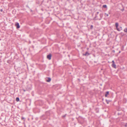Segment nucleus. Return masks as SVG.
Segmentation results:
<instances>
[{"instance_id": "obj_1", "label": "nucleus", "mask_w": 127, "mask_h": 127, "mask_svg": "<svg viewBox=\"0 0 127 127\" xmlns=\"http://www.w3.org/2000/svg\"><path fill=\"white\" fill-rule=\"evenodd\" d=\"M98 15H95V17L93 18V20H100L102 18L103 16V14L102 13H101L99 14V17L98 18Z\"/></svg>"}, {"instance_id": "obj_2", "label": "nucleus", "mask_w": 127, "mask_h": 127, "mask_svg": "<svg viewBox=\"0 0 127 127\" xmlns=\"http://www.w3.org/2000/svg\"><path fill=\"white\" fill-rule=\"evenodd\" d=\"M119 25V23H118L116 22L115 23V26L116 27V29L118 31H120L122 30V27L120 26H119V27L118 28Z\"/></svg>"}, {"instance_id": "obj_3", "label": "nucleus", "mask_w": 127, "mask_h": 127, "mask_svg": "<svg viewBox=\"0 0 127 127\" xmlns=\"http://www.w3.org/2000/svg\"><path fill=\"white\" fill-rule=\"evenodd\" d=\"M79 117L80 118L78 120V122L81 124H82L83 123L84 119L80 116Z\"/></svg>"}, {"instance_id": "obj_4", "label": "nucleus", "mask_w": 127, "mask_h": 127, "mask_svg": "<svg viewBox=\"0 0 127 127\" xmlns=\"http://www.w3.org/2000/svg\"><path fill=\"white\" fill-rule=\"evenodd\" d=\"M52 57V55L51 53H50L49 55H48L47 56V58L49 60L51 59Z\"/></svg>"}, {"instance_id": "obj_5", "label": "nucleus", "mask_w": 127, "mask_h": 127, "mask_svg": "<svg viewBox=\"0 0 127 127\" xmlns=\"http://www.w3.org/2000/svg\"><path fill=\"white\" fill-rule=\"evenodd\" d=\"M15 25L17 29H19L20 27L19 24L18 23H16L15 24Z\"/></svg>"}, {"instance_id": "obj_6", "label": "nucleus", "mask_w": 127, "mask_h": 127, "mask_svg": "<svg viewBox=\"0 0 127 127\" xmlns=\"http://www.w3.org/2000/svg\"><path fill=\"white\" fill-rule=\"evenodd\" d=\"M90 54L89 53L88 51L86 52L85 53L83 54V55L86 56H88Z\"/></svg>"}, {"instance_id": "obj_7", "label": "nucleus", "mask_w": 127, "mask_h": 127, "mask_svg": "<svg viewBox=\"0 0 127 127\" xmlns=\"http://www.w3.org/2000/svg\"><path fill=\"white\" fill-rule=\"evenodd\" d=\"M50 111H46L45 112L46 115L47 116L49 115L50 114Z\"/></svg>"}, {"instance_id": "obj_8", "label": "nucleus", "mask_w": 127, "mask_h": 127, "mask_svg": "<svg viewBox=\"0 0 127 127\" xmlns=\"http://www.w3.org/2000/svg\"><path fill=\"white\" fill-rule=\"evenodd\" d=\"M112 66L115 68H116V64H115V63L114 64H112Z\"/></svg>"}, {"instance_id": "obj_9", "label": "nucleus", "mask_w": 127, "mask_h": 127, "mask_svg": "<svg viewBox=\"0 0 127 127\" xmlns=\"http://www.w3.org/2000/svg\"><path fill=\"white\" fill-rule=\"evenodd\" d=\"M109 91H107L106 92L105 95V97H107V95L109 94Z\"/></svg>"}, {"instance_id": "obj_10", "label": "nucleus", "mask_w": 127, "mask_h": 127, "mask_svg": "<svg viewBox=\"0 0 127 127\" xmlns=\"http://www.w3.org/2000/svg\"><path fill=\"white\" fill-rule=\"evenodd\" d=\"M51 80V79L50 77H48V79L46 80V81L47 82H50Z\"/></svg>"}, {"instance_id": "obj_11", "label": "nucleus", "mask_w": 127, "mask_h": 127, "mask_svg": "<svg viewBox=\"0 0 127 127\" xmlns=\"http://www.w3.org/2000/svg\"><path fill=\"white\" fill-rule=\"evenodd\" d=\"M105 101L107 104H108L109 102H110L111 101V100H107V99H106L105 100Z\"/></svg>"}, {"instance_id": "obj_12", "label": "nucleus", "mask_w": 127, "mask_h": 127, "mask_svg": "<svg viewBox=\"0 0 127 127\" xmlns=\"http://www.w3.org/2000/svg\"><path fill=\"white\" fill-rule=\"evenodd\" d=\"M21 119L22 120H23L24 122L26 120L25 118L23 117H21Z\"/></svg>"}, {"instance_id": "obj_13", "label": "nucleus", "mask_w": 127, "mask_h": 127, "mask_svg": "<svg viewBox=\"0 0 127 127\" xmlns=\"http://www.w3.org/2000/svg\"><path fill=\"white\" fill-rule=\"evenodd\" d=\"M19 98L18 97H17L16 98V100L17 101H19Z\"/></svg>"}, {"instance_id": "obj_14", "label": "nucleus", "mask_w": 127, "mask_h": 127, "mask_svg": "<svg viewBox=\"0 0 127 127\" xmlns=\"http://www.w3.org/2000/svg\"><path fill=\"white\" fill-rule=\"evenodd\" d=\"M103 7L105 8H107V6L106 5H103L102 6Z\"/></svg>"}, {"instance_id": "obj_15", "label": "nucleus", "mask_w": 127, "mask_h": 127, "mask_svg": "<svg viewBox=\"0 0 127 127\" xmlns=\"http://www.w3.org/2000/svg\"><path fill=\"white\" fill-rule=\"evenodd\" d=\"M124 31L125 32H126L127 33V28H126L124 30Z\"/></svg>"}, {"instance_id": "obj_16", "label": "nucleus", "mask_w": 127, "mask_h": 127, "mask_svg": "<svg viewBox=\"0 0 127 127\" xmlns=\"http://www.w3.org/2000/svg\"><path fill=\"white\" fill-rule=\"evenodd\" d=\"M93 25H91L90 26V29H93Z\"/></svg>"}, {"instance_id": "obj_17", "label": "nucleus", "mask_w": 127, "mask_h": 127, "mask_svg": "<svg viewBox=\"0 0 127 127\" xmlns=\"http://www.w3.org/2000/svg\"><path fill=\"white\" fill-rule=\"evenodd\" d=\"M105 16H108V14H106V13H105Z\"/></svg>"}, {"instance_id": "obj_18", "label": "nucleus", "mask_w": 127, "mask_h": 127, "mask_svg": "<svg viewBox=\"0 0 127 127\" xmlns=\"http://www.w3.org/2000/svg\"><path fill=\"white\" fill-rule=\"evenodd\" d=\"M125 126L126 127H127V123H126L125 125Z\"/></svg>"}, {"instance_id": "obj_19", "label": "nucleus", "mask_w": 127, "mask_h": 127, "mask_svg": "<svg viewBox=\"0 0 127 127\" xmlns=\"http://www.w3.org/2000/svg\"><path fill=\"white\" fill-rule=\"evenodd\" d=\"M99 12H96V14H95V15H98V14H99Z\"/></svg>"}, {"instance_id": "obj_20", "label": "nucleus", "mask_w": 127, "mask_h": 127, "mask_svg": "<svg viewBox=\"0 0 127 127\" xmlns=\"http://www.w3.org/2000/svg\"><path fill=\"white\" fill-rule=\"evenodd\" d=\"M66 114H65V115L62 116V117H64V118L66 116Z\"/></svg>"}, {"instance_id": "obj_21", "label": "nucleus", "mask_w": 127, "mask_h": 127, "mask_svg": "<svg viewBox=\"0 0 127 127\" xmlns=\"http://www.w3.org/2000/svg\"><path fill=\"white\" fill-rule=\"evenodd\" d=\"M112 64H114V63H115V62H114V60H113L112 61Z\"/></svg>"}, {"instance_id": "obj_22", "label": "nucleus", "mask_w": 127, "mask_h": 127, "mask_svg": "<svg viewBox=\"0 0 127 127\" xmlns=\"http://www.w3.org/2000/svg\"><path fill=\"white\" fill-rule=\"evenodd\" d=\"M26 7H27L28 8H30L29 7V6L28 5H26Z\"/></svg>"}, {"instance_id": "obj_23", "label": "nucleus", "mask_w": 127, "mask_h": 127, "mask_svg": "<svg viewBox=\"0 0 127 127\" xmlns=\"http://www.w3.org/2000/svg\"><path fill=\"white\" fill-rule=\"evenodd\" d=\"M0 11L1 12H2L3 11L2 9H1L0 10Z\"/></svg>"}, {"instance_id": "obj_24", "label": "nucleus", "mask_w": 127, "mask_h": 127, "mask_svg": "<svg viewBox=\"0 0 127 127\" xmlns=\"http://www.w3.org/2000/svg\"><path fill=\"white\" fill-rule=\"evenodd\" d=\"M23 90L24 92H25L26 91V90H25L24 89H23Z\"/></svg>"}, {"instance_id": "obj_25", "label": "nucleus", "mask_w": 127, "mask_h": 127, "mask_svg": "<svg viewBox=\"0 0 127 127\" xmlns=\"http://www.w3.org/2000/svg\"><path fill=\"white\" fill-rule=\"evenodd\" d=\"M96 110H98V109L97 108H96Z\"/></svg>"}, {"instance_id": "obj_26", "label": "nucleus", "mask_w": 127, "mask_h": 127, "mask_svg": "<svg viewBox=\"0 0 127 127\" xmlns=\"http://www.w3.org/2000/svg\"><path fill=\"white\" fill-rule=\"evenodd\" d=\"M120 52H121V51H120L119 52V53H120Z\"/></svg>"}, {"instance_id": "obj_27", "label": "nucleus", "mask_w": 127, "mask_h": 127, "mask_svg": "<svg viewBox=\"0 0 127 127\" xmlns=\"http://www.w3.org/2000/svg\"><path fill=\"white\" fill-rule=\"evenodd\" d=\"M124 35V34H123V35H122V36H123V35Z\"/></svg>"}, {"instance_id": "obj_28", "label": "nucleus", "mask_w": 127, "mask_h": 127, "mask_svg": "<svg viewBox=\"0 0 127 127\" xmlns=\"http://www.w3.org/2000/svg\"><path fill=\"white\" fill-rule=\"evenodd\" d=\"M98 112V111H96V112Z\"/></svg>"}, {"instance_id": "obj_29", "label": "nucleus", "mask_w": 127, "mask_h": 127, "mask_svg": "<svg viewBox=\"0 0 127 127\" xmlns=\"http://www.w3.org/2000/svg\"><path fill=\"white\" fill-rule=\"evenodd\" d=\"M78 80H80V79H78Z\"/></svg>"}, {"instance_id": "obj_30", "label": "nucleus", "mask_w": 127, "mask_h": 127, "mask_svg": "<svg viewBox=\"0 0 127 127\" xmlns=\"http://www.w3.org/2000/svg\"><path fill=\"white\" fill-rule=\"evenodd\" d=\"M115 52L114 50V51H113V52Z\"/></svg>"}, {"instance_id": "obj_31", "label": "nucleus", "mask_w": 127, "mask_h": 127, "mask_svg": "<svg viewBox=\"0 0 127 127\" xmlns=\"http://www.w3.org/2000/svg\"><path fill=\"white\" fill-rule=\"evenodd\" d=\"M115 52L114 50V51H113V52Z\"/></svg>"}]
</instances>
